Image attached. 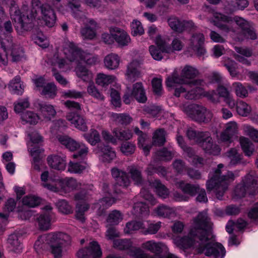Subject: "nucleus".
<instances>
[{
    "label": "nucleus",
    "mask_w": 258,
    "mask_h": 258,
    "mask_svg": "<svg viewBox=\"0 0 258 258\" xmlns=\"http://www.w3.org/2000/svg\"><path fill=\"white\" fill-rule=\"evenodd\" d=\"M240 143L244 154L247 156H251L254 151V147L249 139L243 137H240Z\"/></svg>",
    "instance_id": "473e14b6"
},
{
    "label": "nucleus",
    "mask_w": 258,
    "mask_h": 258,
    "mask_svg": "<svg viewBox=\"0 0 258 258\" xmlns=\"http://www.w3.org/2000/svg\"><path fill=\"white\" fill-rule=\"evenodd\" d=\"M56 206L59 211L62 213L69 214L73 212L72 207L64 200H59L56 203Z\"/></svg>",
    "instance_id": "6e6d98bb"
},
{
    "label": "nucleus",
    "mask_w": 258,
    "mask_h": 258,
    "mask_svg": "<svg viewBox=\"0 0 258 258\" xmlns=\"http://www.w3.org/2000/svg\"><path fill=\"white\" fill-rule=\"evenodd\" d=\"M78 258H101L102 251L96 241L90 243L88 247L79 250L77 253Z\"/></svg>",
    "instance_id": "4468645a"
},
{
    "label": "nucleus",
    "mask_w": 258,
    "mask_h": 258,
    "mask_svg": "<svg viewBox=\"0 0 258 258\" xmlns=\"http://www.w3.org/2000/svg\"><path fill=\"white\" fill-rule=\"evenodd\" d=\"M47 161L48 165L52 169L57 170H63L66 167L64 160L58 155L48 156Z\"/></svg>",
    "instance_id": "393cba45"
},
{
    "label": "nucleus",
    "mask_w": 258,
    "mask_h": 258,
    "mask_svg": "<svg viewBox=\"0 0 258 258\" xmlns=\"http://www.w3.org/2000/svg\"><path fill=\"white\" fill-rule=\"evenodd\" d=\"M71 243L70 236L62 232H51L41 235L35 241L34 247L36 250L43 249L46 244L54 245H69Z\"/></svg>",
    "instance_id": "0eeeda50"
},
{
    "label": "nucleus",
    "mask_w": 258,
    "mask_h": 258,
    "mask_svg": "<svg viewBox=\"0 0 258 258\" xmlns=\"http://www.w3.org/2000/svg\"><path fill=\"white\" fill-rule=\"evenodd\" d=\"M149 50L151 55L154 59L160 60L163 58V53H165V51H163L162 49L152 45L149 46Z\"/></svg>",
    "instance_id": "4d7b16f0"
},
{
    "label": "nucleus",
    "mask_w": 258,
    "mask_h": 258,
    "mask_svg": "<svg viewBox=\"0 0 258 258\" xmlns=\"http://www.w3.org/2000/svg\"><path fill=\"white\" fill-rule=\"evenodd\" d=\"M111 172L115 181V183L114 185V192L117 194L120 192V190L117 188V186L126 188L130 185L131 181L126 172L116 167H113L111 169Z\"/></svg>",
    "instance_id": "ddd939ff"
},
{
    "label": "nucleus",
    "mask_w": 258,
    "mask_h": 258,
    "mask_svg": "<svg viewBox=\"0 0 258 258\" xmlns=\"http://www.w3.org/2000/svg\"><path fill=\"white\" fill-rule=\"evenodd\" d=\"M212 226L213 223L208 215L207 220L204 224L201 240L197 248L198 253H203L213 258H223L226 250L221 243L214 242Z\"/></svg>",
    "instance_id": "f03ea898"
},
{
    "label": "nucleus",
    "mask_w": 258,
    "mask_h": 258,
    "mask_svg": "<svg viewBox=\"0 0 258 258\" xmlns=\"http://www.w3.org/2000/svg\"><path fill=\"white\" fill-rule=\"evenodd\" d=\"M57 185L65 192H69L78 187L77 180L73 178L60 179L57 182Z\"/></svg>",
    "instance_id": "a878e982"
},
{
    "label": "nucleus",
    "mask_w": 258,
    "mask_h": 258,
    "mask_svg": "<svg viewBox=\"0 0 258 258\" xmlns=\"http://www.w3.org/2000/svg\"><path fill=\"white\" fill-rule=\"evenodd\" d=\"M115 77L112 75H107L103 73H99L96 78V83L102 87H105L113 83Z\"/></svg>",
    "instance_id": "ea45409f"
},
{
    "label": "nucleus",
    "mask_w": 258,
    "mask_h": 258,
    "mask_svg": "<svg viewBox=\"0 0 258 258\" xmlns=\"http://www.w3.org/2000/svg\"><path fill=\"white\" fill-rule=\"evenodd\" d=\"M153 91L154 94L157 96H161L162 94V80L154 78L152 81Z\"/></svg>",
    "instance_id": "0e129e2a"
},
{
    "label": "nucleus",
    "mask_w": 258,
    "mask_h": 258,
    "mask_svg": "<svg viewBox=\"0 0 258 258\" xmlns=\"http://www.w3.org/2000/svg\"><path fill=\"white\" fill-rule=\"evenodd\" d=\"M233 22L235 23L238 28L243 32L255 31L253 24L241 17L235 16L232 19L231 17L220 13H215L213 14L212 22L221 31L226 32H233L234 30L231 26Z\"/></svg>",
    "instance_id": "39448f33"
},
{
    "label": "nucleus",
    "mask_w": 258,
    "mask_h": 258,
    "mask_svg": "<svg viewBox=\"0 0 258 258\" xmlns=\"http://www.w3.org/2000/svg\"><path fill=\"white\" fill-rule=\"evenodd\" d=\"M150 36L157 45V46L162 49L165 53H171V46L169 44L170 38L166 35H162L158 33H150Z\"/></svg>",
    "instance_id": "a211bd4d"
},
{
    "label": "nucleus",
    "mask_w": 258,
    "mask_h": 258,
    "mask_svg": "<svg viewBox=\"0 0 258 258\" xmlns=\"http://www.w3.org/2000/svg\"><path fill=\"white\" fill-rule=\"evenodd\" d=\"M168 23L173 30L176 32L180 31L182 21H180L177 17H170L168 19Z\"/></svg>",
    "instance_id": "338daca9"
},
{
    "label": "nucleus",
    "mask_w": 258,
    "mask_h": 258,
    "mask_svg": "<svg viewBox=\"0 0 258 258\" xmlns=\"http://www.w3.org/2000/svg\"><path fill=\"white\" fill-rule=\"evenodd\" d=\"M223 167L222 164H219L218 167L211 174L210 179L207 182V189L209 191L214 190L217 198L222 200L228 188L229 183L235 178L234 174L231 171L223 173L221 169Z\"/></svg>",
    "instance_id": "20e7f679"
},
{
    "label": "nucleus",
    "mask_w": 258,
    "mask_h": 258,
    "mask_svg": "<svg viewBox=\"0 0 258 258\" xmlns=\"http://www.w3.org/2000/svg\"><path fill=\"white\" fill-rule=\"evenodd\" d=\"M199 74L198 71L189 66H186L182 70L181 76L179 77L175 73H173L172 76L168 77L166 81V85L168 87L174 86L175 84H185L192 88L184 95L186 99H194L200 94V92L205 84L202 79L192 80Z\"/></svg>",
    "instance_id": "f257e3e1"
},
{
    "label": "nucleus",
    "mask_w": 258,
    "mask_h": 258,
    "mask_svg": "<svg viewBox=\"0 0 258 258\" xmlns=\"http://www.w3.org/2000/svg\"><path fill=\"white\" fill-rule=\"evenodd\" d=\"M46 212L39 215L37 218L39 227L41 230H47L50 226V218L49 211L52 209L50 206H46L44 208Z\"/></svg>",
    "instance_id": "5701e85b"
},
{
    "label": "nucleus",
    "mask_w": 258,
    "mask_h": 258,
    "mask_svg": "<svg viewBox=\"0 0 258 258\" xmlns=\"http://www.w3.org/2000/svg\"><path fill=\"white\" fill-rule=\"evenodd\" d=\"M226 156L230 160L229 165L231 166L240 163L242 156L235 148H231L226 153Z\"/></svg>",
    "instance_id": "72a5a7b5"
},
{
    "label": "nucleus",
    "mask_w": 258,
    "mask_h": 258,
    "mask_svg": "<svg viewBox=\"0 0 258 258\" xmlns=\"http://www.w3.org/2000/svg\"><path fill=\"white\" fill-rule=\"evenodd\" d=\"M122 219V215L120 211L114 210L109 214L107 221L111 225H117Z\"/></svg>",
    "instance_id": "de8ad7c7"
},
{
    "label": "nucleus",
    "mask_w": 258,
    "mask_h": 258,
    "mask_svg": "<svg viewBox=\"0 0 258 258\" xmlns=\"http://www.w3.org/2000/svg\"><path fill=\"white\" fill-rule=\"evenodd\" d=\"M21 119L22 121H25L26 123L35 124L38 122L39 118L36 113L32 111H27L22 112L21 114Z\"/></svg>",
    "instance_id": "c03bdc74"
},
{
    "label": "nucleus",
    "mask_w": 258,
    "mask_h": 258,
    "mask_svg": "<svg viewBox=\"0 0 258 258\" xmlns=\"http://www.w3.org/2000/svg\"><path fill=\"white\" fill-rule=\"evenodd\" d=\"M76 152L73 155V157L78 160L83 159L87 155L88 148L83 144H80V147L78 148Z\"/></svg>",
    "instance_id": "e2e57ef3"
},
{
    "label": "nucleus",
    "mask_w": 258,
    "mask_h": 258,
    "mask_svg": "<svg viewBox=\"0 0 258 258\" xmlns=\"http://www.w3.org/2000/svg\"><path fill=\"white\" fill-rule=\"evenodd\" d=\"M132 92L134 98L139 103H144L147 100L146 92L143 84L141 82H137L133 86Z\"/></svg>",
    "instance_id": "4be33fe9"
},
{
    "label": "nucleus",
    "mask_w": 258,
    "mask_h": 258,
    "mask_svg": "<svg viewBox=\"0 0 258 258\" xmlns=\"http://www.w3.org/2000/svg\"><path fill=\"white\" fill-rule=\"evenodd\" d=\"M156 213L158 216L163 217H168L173 213V210L170 207L162 205L159 206L155 210Z\"/></svg>",
    "instance_id": "603ef678"
},
{
    "label": "nucleus",
    "mask_w": 258,
    "mask_h": 258,
    "mask_svg": "<svg viewBox=\"0 0 258 258\" xmlns=\"http://www.w3.org/2000/svg\"><path fill=\"white\" fill-rule=\"evenodd\" d=\"M177 184L184 194L192 197L195 196L200 190V186L198 185L185 183L183 181H180Z\"/></svg>",
    "instance_id": "c85d7f7f"
},
{
    "label": "nucleus",
    "mask_w": 258,
    "mask_h": 258,
    "mask_svg": "<svg viewBox=\"0 0 258 258\" xmlns=\"http://www.w3.org/2000/svg\"><path fill=\"white\" fill-rule=\"evenodd\" d=\"M206 212L200 213L194 219V222L188 236L177 237L174 239L175 244L178 247L186 249L192 246L198 247L201 240L205 221L207 220Z\"/></svg>",
    "instance_id": "7ed1b4c3"
},
{
    "label": "nucleus",
    "mask_w": 258,
    "mask_h": 258,
    "mask_svg": "<svg viewBox=\"0 0 258 258\" xmlns=\"http://www.w3.org/2000/svg\"><path fill=\"white\" fill-rule=\"evenodd\" d=\"M89 208V205L86 203L77 204L76 206V218L82 222L84 221L85 220L84 213Z\"/></svg>",
    "instance_id": "864d4df0"
},
{
    "label": "nucleus",
    "mask_w": 258,
    "mask_h": 258,
    "mask_svg": "<svg viewBox=\"0 0 258 258\" xmlns=\"http://www.w3.org/2000/svg\"><path fill=\"white\" fill-rule=\"evenodd\" d=\"M76 74L78 77L82 79L85 82H89L92 78V74L89 72L86 67L78 64L76 68Z\"/></svg>",
    "instance_id": "a18cd8bd"
},
{
    "label": "nucleus",
    "mask_w": 258,
    "mask_h": 258,
    "mask_svg": "<svg viewBox=\"0 0 258 258\" xmlns=\"http://www.w3.org/2000/svg\"><path fill=\"white\" fill-rule=\"evenodd\" d=\"M31 37L35 43L43 48L48 47L49 45L48 39L43 33H33Z\"/></svg>",
    "instance_id": "4c0bfd02"
},
{
    "label": "nucleus",
    "mask_w": 258,
    "mask_h": 258,
    "mask_svg": "<svg viewBox=\"0 0 258 258\" xmlns=\"http://www.w3.org/2000/svg\"><path fill=\"white\" fill-rule=\"evenodd\" d=\"M41 13L45 25L48 27H53L56 20V16L53 10L50 6L43 5L41 7Z\"/></svg>",
    "instance_id": "aec40b11"
},
{
    "label": "nucleus",
    "mask_w": 258,
    "mask_h": 258,
    "mask_svg": "<svg viewBox=\"0 0 258 258\" xmlns=\"http://www.w3.org/2000/svg\"><path fill=\"white\" fill-rule=\"evenodd\" d=\"M57 88L53 83H47L43 87L41 94L47 98H53L56 95Z\"/></svg>",
    "instance_id": "37998d69"
},
{
    "label": "nucleus",
    "mask_w": 258,
    "mask_h": 258,
    "mask_svg": "<svg viewBox=\"0 0 258 258\" xmlns=\"http://www.w3.org/2000/svg\"><path fill=\"white\" fill-rule=\"evenodd\" d=\"M114 245L119 249L125 250L131 247L132 243L129 239H117L114 241Z\"/></svg>",
    "instance_id": "bf43d9fd"
},
{
    "label": "nucleus",
    "mask_w": 258,
    "mask_h": 258,
    "mask_svg": "<svg viewBox=\"0 0 258 258\" xmlns=\"http://www.w3.org/2000/svg\"><path fill=\"white\" fill-rule=\"evenodd\" d=\"M10 14L11 19L16 24L15 27H16L17 30L18 28H20L23 30H28L25 28V24L27 23V22H26L25 21L26 20H28L26 16L24 15H22L18 7L13 1L11 4V6L10 8Z\"/></svg>",
    "instance_id": "dca6fc26"
},
{
    "label": "nucleus",
    "mask_w": 258,
    "mask_h": 258,
    "mask_svg": "<svg viewBox=\"0 0 258 258\" xmlns=\"http://www.w3.org/2000/svg\"><path fill=\"white\" fill-rule=\"evenodd\" d=\"M14 110L16 113H21L28 108L29 106V103L27 99L24 100H19L17 103H14Z\"/></svg>",
    "instance_id": "774afa93"
},
{
    "label": "nucleus",
    "mask_w": 258,
    "mask_h": 258,
    "mask_svg": "<svg viewBox=\"0 0 258 258\" xmlns=\"http://www.w3.org/2000/svg\"><path fill=\"white\" fill-rule=\"evenodd\" d=\"M152 186L156 189L157 194L161 198L165 199L169 195L168 189L159 180H154L150 183Z\"/></svg>",
    "instance_id": "f704fd0d"
},
{
    "label": "nucleus",
    "mask_w": 258,
    "mask_h": 258,
    "mask_svg": "<svg viewBox=\"0 0 258 258\" xmlns=\"http://www.w3.org/2000/svg\"><path fill=\"white\" fill-rule=\"evenodd\" d=\"M238 133V127L235 121H231L225 125V130L221 133L220 141L221 142L229 144L232 142V138Z\"/></svg>",
    "instance_id": "f3484780"
},
{
    "label": "nucleus",
    "mask_w": 258,
    "mask_h": 258,
    "mask_svg": "<svg viewBox=\"0 0 258 258\" xmlns=\"http://www.w3.org/2000/svg\"><path fill=\"white\" fill-rule=\"evenodd\" d=\"M119 61L118 56L114 53H110L107 55L104 59L105 66L109 70L116 69L119 66Z\"/></svg>",
    "instance_id": "7c9ffc66"
},
{
    "label": "nucleus",
    "mask_w": 258,
    "mask_h": 258,
    "mask_svg": "<svg viewBox=\"0 0 258 258\" xmlns=\"http://www.w3.org/2000/svg\"><path fill=\"white\" fill-rule=\"evenodd\" d=\"M116 121L122 125H127L133 120L132 117L127 114H116L114 116Z\"/></svg>",
    "instance_id": "13d9d810"
},
{
    "label": "nucleus",
    "mask_w": 258,
    "mask_h": 258,
    "mask_svg": "<svg viewBox=\"0 0 258 258\" xmlns=\"http://www.w3.org/2000/svg\"><path fill=\"white\" fill-rule=\"evenodd\" d=\"M9 88L13 94L17 95L22 94L24 89L21 83V78L19 76H16L10 82Z\"/></svg>",
    "instance_id": "c9c22d12"
},
{
    "label": "nucleus",
    "mask_w": 258,
    "mask_h": 258,
    "mask_svg": "<svg viewBox=\"0 0 258 258\" xmlns=\"http://www.w3.org/2000/svg\"><path fill=\"white\" fill-rule=\"evenodd\" d=\"M127 171L135 184L142 185L143 183L144 179L142 171L139 167L135 165H131L128 167Z\"/></svg>",
    "instance_id": "cd10ccee"
},
{
    "label": "nucleus",
    "mask_w": 258,
    "mask_h": 258,
    "mask_svg": "<svg viewBox=\"0 0 258 258\" xmlns=\"http://www.w3.org/2000/svg\"><path fill=\"white\" fill-rule=\"evenodd\" d=\"M59 142L64 146L67 149L71 151H77L80 147V144L71 137L66 135H60L57 137Z\"/></svg>",
    "instance_id": "b1692460"
},
{
    "label": "nucleus",
    "mask_w": 258,
    "mask_h": 258,
    "mask_svg": "<svg viewBox=\"0 0 258 258\" xmlns=\"http://www.w3.org/2000/svg\"><path fill=\"white\" fill-rule=\"evenodd\" d=\"M138 67L139 63L137 61H133L128 65L126 74L130 81L134 82L139 77Z\"/></svg>",
    "instance_id": "c756f323"
},
{
    "label": "nucleus",
    "mask_w": 258,
    "mask_h": 258,
    "mask_svg": "<svg viewBox=\"0 0 258 258\" xmlns=\"http://www.w3.org/2000/svg\"><path fill=\"white\" fill-rule=\"evenodd\" d=\"M258 184L253 176L250 174L246 175L242 182L238 184L234 190L235 195L239 198L244 197L246 192L254 195L257 191Z\"/></svg>",
    "instance_id": "9b49d317"
},
{
    "label": "nucleus",
    "mask_w": 258,
    "mask_h": 258,
    "mask_svg": "<svg viewBox=\"0 0 258 258\" xmlns=\"http://www.w3.org/2000/svg\"><path fill=\"white\" fill-rule=\"evenodd\" d=\"M133 213L137 217H144L149 215L148 206L144 202L136 203L133 207Z\"/></svg>",
    "instance_id": "2f4dec72"
},
{
    "label": "nucleus",
    "mask_w": 258,
    "mask_h": 258,
    "mask_svg": "<svg viewBox=\"0 0 258 258\" xmlns=\"http://www.w3.org/2000/svg\"><path fill=\"white\" fill-rule=\"evenodd\" d=\"M236 110L239 115L246 116L250 113L251 107L245 102L239 101L236 104Z\"/></svg>",
    "instance_id": "5fc2aeb1"
},
{
    "label": "nucleus",
    "mask_w": 258,
    "mask_h": 258,
    "mask_svg": "<svg viewBox=\"0 0 258 258\" xmlns=\"http://www.w3.org/2000/svg\"><path fill=\"white\" fill-rule=\"evenodd\" d=\"M188 114L192 120L199 122H208L212 118V113L210 111L198 104L191 105Z\"/></svg>",
    "instance_id": "f8f14e48"
},
{
    "label": "nucleus",
    "mask_w": 258,
    "mask_h": 258,
    "mask_svg": "<svg viewBox=\"0 0 258 258\" xmlns=\"http://www.w3.org/2000/svg\"><path fill=\"white\" fill-rule=\"evenodd\" d=\"M113 134L115 139L119 141H127L133 137V133L130 130L114 128Z\"/></svg>",
    "instance_id": "e433bc0d"
},
{
    "label": "nucleus",
    "mask_w": 258,
    "mask_h": 258,
    "mask_svg": "<svg viewBox=\"0 0 258 258\" xmlns=\"http://www.w3.org/2000/svg\"><path fill=\"white\" fill-rule=\"evenodd\" d=\"M166 141L165 131L163 128L156 130L153 137V144L157 146L164 145Z\"/></svg>",
    "instance_id": "a19ab883"
},
{
    "label": "nucleus",
    "mask_w": 258,
    "mask_h": 258,
    "mask_svg": "<svg viewBox=\"0 0 258 258\" xmlns=\"http://www.w3.org/2000/svg\"><path fill=\"white\" fill-rule=\"evenodd\" d=\"M20 238V236L16 233H13L9 236L7 244L10 250L15 253L22 252L23 247Z\"/></svg>",
    "instance_id": "412c9836"
},
{
    "label": "nucleus",
    "mask_w": 258,
    "mask_h": 258,
    "mask_svg": "<svg viewBox=\"0 0 258 258\" xmlns=\"http://www.w3.org/2000/svg\"><path fill=\"white\" fill-rule=\"evenodd\" d=\"M232 86L237 96L242 98L247 96V90L240 83L235 82L233 84Z\"/></svg>",
    "instance_id": "680f3d73"
},
{
    "label": "nucleus",
    "mask_w": 258,
    "mask_h": 258,
    "mask_svg": "<svg viewBox=\"0 0 258 258\" xmlns=\"http://www.w3.org/2000/svg\"><path fill=\"white\" fill-rule=\"evenodd\" d=\"M100 149L102 153V160L104 162H110L116 157L115 151L109 146H104L100 147Z\"/></svg>",
    "instance_id": "58836bf2"
},
{
    "label": "nucleus",
    "mask_w": 258,
    "mask_h": 258,
    "mask_svg": "<svg viewBox=\"0 0 258 258\" xmlns=\"http://www.w3.org/2000/svg\"><path fill=\"white\" fill-rule=\"evenodd\" d=\"M87 92L94 98L101 101L104 99V96L97 89L95 85L93 84H90L88 86Z\"/></svg>",
    "instance_id": "69168bd1"
},
{
    "label": "nucleus",
    "mask_w": 258,
    "mask_h": 258,
    "mask_svg": "<svg viewBox=\"0 0 258 258\" xmlns=\"http://www.w3.org/2000/svg\"><path fill=\"white\" fill-rule=\"evenodd\" d=\"M22 203L25 206L29 207H35L39 205L41 203V199L35 196H27L22 199Z\"/></svg>",
    "instance_id": "09e8293b"
},
{
    "label": "nucleus",
    "mask_w": 258,
    "mask_h": 258,
    "mask_svg": "<svg viewBox=\"0 0 258 258\" xmlns=\"http://www.w3.org/2000/svg\"><path fill=\"white\" fill-rule=\"evenodd\" d=\"M146 171L149 175H152L154 173H157L162 176H165L167 174V171L165 167L163 166L155 167L151 164L147 168Z\"/></svg>",
    "instance_id": "052dcab7"
},
{
    "label": "nucleus",
    "mask_w": 258,
    "mask_h": 258,
    "mask_svg": "<svg viewBox=\"0 0 258 258\" xmlns=\"http://www.w3.org/2000/svg\"><path fill=\"white\" fill-rule=\"evenodd\" d=\"M67 119L73 124L75 127L83 132L88 130L87 122L85 118L77 112H71L67 115Z\"/></svg>",
    "instance_id": "6ab92c4d"
},
{
    "label": "nucleus",
    "mask_w": 258,
    "mask_h": 258,
    "mask_svg": "<svg viewBox=\"0 0 258 258\" xmlns=\"http://www.w3.org/2000/svg\"><path fill=\"white\" fill-rule=\"evenodd\" d=\"M43 116L50 120L56 114L55 110L52 105L45 102H39L36 106Z\"/></svg>",
    "instance_id": "bb28decb"
},
{
    "label": "nucleus",
    "mask_w": 258,
    "mask_h": 258,
    "mask_svg": "<svg viewBox=\"0 0 258 258\" xmlns=\"http://www.w3.org/2000/svg\"><path fill=\"white\" fill-rule=\"evenodd\" d=\"M84 137L85 139L92 145H95L100 141V135L97 131L94 129L90 130V133L85 134Z\"/></svg>",
    "instance_id": "49530a36"
},
{
    "label": "nucleus",
    "mask_w": 258,
    "mask_h": 258,
    "mask_svg": "<svg viewBox=\"0 0 258 258\" xmlns=\"http://www.w3.org/2000/svg\"><path fill=\"white\" fill-rule=\"evenodd\" d=\"M69 54L68 58L71 61H83L88 65H94L99 61L97 56L86 53L79 49L73 42L68 44Z\"/></svg>",
    "instance_id": "9d476101"
},
{
    "label": "nucleus",
    "mask_w": 258,
    "mask_h": 258,
    "mask_svg": "<svg viewBox=\"0 0 258 258\" xmlns=\"http://www.w3.org/2000/svg\"><path fill=\"white\" fill-rule=\"evenodd\" d=\"M189 43L185 54L192 56L194 54L200 57L204 56L207 52L205 47V38L203 33H189Z\"/></svg>",
    "instance_id": "1a4fd4ad"
},
{
    "label": "nucleus",
    "mask_w": 258,
    "mask_h": 258,
    "mask_svg": "<svg viewBox=\"0 0 258 258\" xmlns=\"http://www.w3.org/2000/svg\"><path fill=\"white\" fill-rule=\"evenodd\" d=\"M203 136L198 144L203 148L206 152L211 154H216L220 152L218 146L213 144L212 139L209 132H205L202 134Z\"/></svg>",
    "instance_id": "2eb2a0df"
},
{
    "label": "nucleus",
    "mask_w": 258,
    "mask_h": 258,
    "mask_svg": "<svg viewBox=\"0 0 258 258\" xmlns=\"http://www.w3.org/2000/svg\"><path fill=\"white\" fill-rule=\"evenodd\" d=\"M1 48L7 54L11 57L13 62L20 61L24 56V51L22 47L14 43L11 33H0Z\"/></svg>",
    "instance_id": "6e6552de"
},
{
    "label": "nucleus",
    "mask_w": 258,
    "mask_h": 258,
    "mask_svg": "<svg viewBox=\"0 0 258 258\" xmlns=\"http://www.w3.org/2000/svg\"><path fill=\"white\" fill-rule=\"evenodd\" d=\"M31 5L32 8L30 13L26 16L28 22L36 17L37 9H40L41 10V7L43 6H41L39 0H32Z\"/></svg>",
    "instance_id": "3c124183"
},
{
    "label": "nucleus",
    "mask_w": 258,
    "mask_h": 258,
    "mask_svg": "<svg viewBox=\"0 0 258 258\" xmlns=\"http://www.w3.org/2000/svg\"><path fill=\"white\" fill-rule=\"evenodd\" d=\"M144 224L141 221H131L126 223L124 232L126 234H131L134 232L143 228Z\"/></svg>",
    "instance_id": "79ce46f5"
},
{
    "label": "nucleus",
    "mask_w": 258,
    "mask_h": 258,
    "mask_svg": "<svg viewBox=\"0 0 258 258\" xmlns=\"http://www.w3.org/2000/svg\"><path fill=\"white\" fill-rule=\"evenodd\" d=\"M142 248L135 247L130 251V255L133 258H177L173 254H168L166 256L160 255L162 252L161 242L149 240L142 244Z\"/></svg>",
    "instance_id": "423d86ee"
},
{
    "label": "nucleus",
    "mask_w": 258,
    "mask_h": 258,
    "mask_svg": "<svg viewBox=\"0 0 258 258\" xmlns=\"http://www.w3.org/2000/svg\"><path fill=\"white\" fill-rule=\"evenodd\" d=\"M135 144L130 142H124L121 144L120 146L121 152L126 156L133 154L135 152Z\"/></svg>",
    "instance_id": "8fccbe9b"
}]
</instances>
